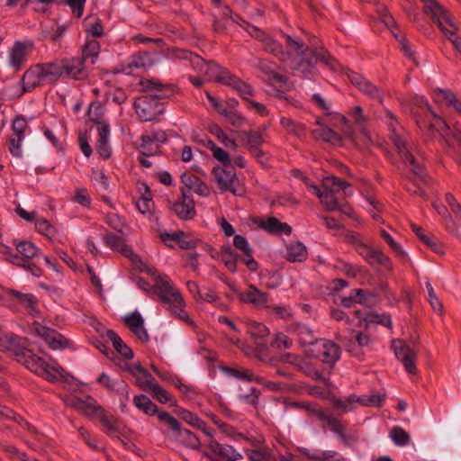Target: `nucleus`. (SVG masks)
<instances>
[{
	"instance_id": "f257e3e1",
	"label": "nucleus",
	"mask_w": 461,
	"mask_h": 461,
	"mask_svg": "<svg viewBox=\"0 0 461 461\" xmlns=\"http://www.w3.org/2000/svg\"><path fill=\"white\" fill-rule=\"evenodd\" d=\"M256 40L262 42L264 50L290 66L293 70L306 74L311 73L315 66L321 62L335 69L337 61L323 48L309 47L290 35H285V50L283 46L255 26L246 28Z\"/></svg>"
},
{
	"instance_id": "f03ea898",
	"label": "nucleus",
	"mask_w": 461,
	"mask_h": 461,
	"mask_svg": "<svg viewBox=\"0 0 461 461\" xmlns=\"http://www.w3.org/2000/svg\"><path fill=\"white\" fill-rule=\"evenodd\" d=\"M140 86L147 95L136 100L134 108L142 122H150L164 112L163 104L159 100L168 98L174 91L170 85H164L156 79L141 80Z\"/></svg>"
},
{
	"instance_id": "7ed1b4c3",
	"label": "nucleus",
	"mask_w": 461,
	"mask_h": 461,
	"mask_svg": "<svg viewBox=\"0 0 461 461\" xmlns=\"http://www.w3.org/2000/svg\"><path fill=\"white\" fill-rule=\"evenodd\" d=\"M67 404L77 411H81L86 416L99 417L103 430L109 437L119 438V437L126 434V428L122 422L114 416L107 414L106 411L98 405L92 397L87 396L86 400L80 398H70L68 400Z\"/></svg>"
},
{
	"instance_id": "20e7f679",
	"label": "nucleus",
	"mask_w": 461,
	"mask_h": 461,
	"mask_svg": "<svg viewBox=\"0 0 461 461\" xmlns=\"http://www.w3.org/2000/svg\"><path fill=\"white\" fill-rule=\"evenodd\" d=\"M152 288L172 315L189 325H194L193 320L185 311V303L181 293L167 276H158Z\"/></svg>"
},
{
	"instance_id": "39448f33",
	"label": "nucleus",
	"mask_w": 461,
	"mask_h": 461,
	"mask_svg": "<svg viewBox=\"0 0 461 461\" xmlns=\"http://www.w3.org/2000/svg\"><path fill=\"white\" fill-rule=\"evenodd\" d=\"M322 195H320L321 203L328 211H339L347 216H352L353 210L342 198L343 193L345 196L351 195L352 191L349 190L350 185L336 176H328L323 181Z\"/></svg>"
},
{
	"instance_id": "423d86ee",
	"label": "nucleus",
	"mask_w": 461,
	"mask_h": 461,
	"mask_svg": "<svg viewBox=\"0 0 461 461\" xmlns=\"http://www.w3.org/2000/svg\"><path fill=\"white\" fill-rule=\"evenodd\" d=\"M424 104L428 112L436 120V123L427 124L425 122L417 121V124L420 130L428 129L429 131L433 133L437 131L439 136L440 144L447 149L448 153L460 155L461 154V130L455 128L451 129L449 125L434 111L431 110L429 104L423 98L420 100V105Z\"/></svg>"
},
{
	"instance_id": "0eeeda50",
	"label": "nucleus",
	"mask_w": 461,
	"mask_h": 461,
	"mask_svg": "<svg viewBox=\"0 0 461 461\" xmlns=\"http://www.w3.org/2000/svg\"><path fill=\"white\" fill-rule=\"evenodd\" d=\"M62 77L60 60L33 65L25 71L22 77L23 93L31 92L39 86L54 84Z\"/></svg>"
},
{
	"instance_id": "6e6552de",
	"label": "nucleus",
	"mask_w": 461,
	"mask_h": 461,
	"mask_svg": "<svg viewBox=\"0 0 461 461\" xmlns=\"http://www.w3.org/2000/svg\"><path fill=\"white\" fill-rule=\"evenodd\" d=\"M176 57L179 59L188 60L193 69L199 75L204 76L208 80H215L222 85L232 86L234 80L237 79L235 76L215 62H207L199 55L189 50H178L176 52Z\"/></svg>"
},
{
	"instance_id": "1a4fd4ad",
	"label": "nucleus",
	"mask_w": 461,
	"mask_h": 461,
	"mask_svg": "<svg viewBox=\"0 0 461 461\" xmlns=\"http://www.w3.org/2000/svg\"><path fill=\"white\" fill-rule=\"evenodd\" d=\"M423 3V9L426 14L429 15L434 23H436L447 38L456 51L461 55V37L456 34L458 31L457 24L450 13L445 9L436 0H420Z\"/></svg>"
},
{
	"instance_id": "9d476101",
	"label": "nucleus",
	"mask_w": 461,
	"mask_h": 461,
	"mask_svg": "<svg viewBox=\"0 0 461 461\" xmlns=\"http://www.w3.org/2000/svg\"><path fill=\"white\" fill-rule=\"evenodd\" d=\"M383 119L391 131L390 139L403 162L411 167L413 174L423 178L422 167L415 160L412 147H411L407 140L402 136V130L398 126L395 116L390 111L385 110Z\"/></svg>"
},
{
	"instance_id": "9b49d317",
	"label": "nucleus",
	"mask_w": 461,
	"mask_h": 461,
	"mask_svg": "<svg viewBox=\"0 0 461 461\" xmlns=\"http://www.w3.org/2000/svg\"><path fill=\"white\" fill-rule=\"evenodd\" d=\"M18 362L23 364L29 370L42 376L48 381L53 382L62 377L63 368L57 363L49 364L41 357L36 356L32 350L26 349L17 359Z\"/></svg>"
},
{
	"instance_id": "f8f14e48",
	"label": "nucleus",
	"mask_w": 461,
	"mask_h": 461,
	"mask_svg": "<svg viewBox=\"0 0 461 461\" xmlns=\"http://www.w3.org/2000/svg\"><path fill=\"white\" fill-rule=\"evenodd\" d=\"M212 175L221 192L229 191L234 195H242L244 188L240 185L236 172L231 165L216 167Z\"/></svg>"
},
{
	"instance_id": "ddd939ff",
	"label": "nucleus",
	"mask_w": 461,
	"mask_h": 461,
	"mask_svg": "<svg viewBox=\"0 0 461 461\" xmlns=\"http://www.w3.org/2000/svg\"><path fill=\"white\" fill-rule=\"evenodd\" d=\"M0 301L9 306H23L30 311V313L35 315L37 311L35 309L36 299L31 294H23L14 289H7L0 285Z\"/></svg>"
},
{
	"instance_id": "4468645a",
	"label": "nucleus",
	"mask_w": 461,
	"mask_h": 461,
	"mask_svg": "<svg viewBox=\"0 0 461 461\" xmlns=\"http://www.w3.org/2000/svg\"><path fill=\"white\" fill-rule=\"evenodd\" d=\"M392 348L396 358L403 365L405 370L409 374H416L415 357L417 356V350L411 348L400 339L393 340Z\"/></svg>"
},
{
	"instance_id": "2eb2a0df",
	"label": "nucleus",
	"mask_w": 461,
	"mask_h": 461,
	"mask_svg": "<svg viewBox=\"0 0 461 461\" xmlns=\"http://www.w3.org/2000/svg\"><path fill=\"white\" fill-rule=\"evenodd\" d=\"M347 76L351 84L354 85L360 92L366 95L368 98L374 101H377L379 103L383 102L382 92L376 86H375L369 80L353 71H348L347 73Z\"/></svg>"
},
{
	"instance_id": "dca6fc26",
	"label": "nucleus",
	"mask_w": 461,
	"mask_h": 461,
	"mask_svg": "<svg viewBox=\"0 0 461 461\" xmlns=\"http://www.w3.org/2000/svg\"><path fill=\"white\" fill-rule=\"evenodd\" d=\"M33 330L44 339L51 349H62L69 346V341L63 335L54 330L41 325L37 321L33 323Z\"/></svg>"
},
{
	"instance_id": "f3484780",
	"label": "nucleus",
	"mask_w": 461,
	"mask_h": 461,
	"mask_svg": "<svg viewBox=\"0 0 461 461\" xmlns=\"http://www.w3.org/2000/svg\"><path fill=\"white\" fill-rule=\"evenodd\" d=\"M86 62L81 58H73L70 59H61L63 77H68L75 80H84L88 77Z\"/></svg>"
},
{
	"instance_id": "a211bd4d",
	"label": "nucleus",
	"mask_w": 461,
	"mask_h": 461,
	"mask_svg": "<svg viewBox=\"0 0 461 461\" xmlns=\"http://www.w3.org/2000/svg\"><path fill=\"white\" fill-rule=\"evenodd\" d=\"M172 210L182 220H190L195 215L194 202L189 191L181 189V196L174 203Z\"/></svg>"
},
{
	"instance_id": "6ab92c4d",
	"label": "nucleus",
	"mask_w": 461,
	"mask_h": 461,
	"mask_svg": "<svg viewBox=\"0 0 461 461\" xmlns=\"http://www.w3.org/2000/svg\"><path fill=\"white\" fill-rule=\"evenodd\" d=\"M357 253L370 265H379L386 269H392L390 258L381 250L369 247L367 244H359Z\"/></svg>"
},
{
	"instance_id": "aec40b11",
	"label": "nucleus",
	"mask_w": 461,
	"mask_h": 461,
	"mask_svg": "<svg viewBox=\"0 0 461 461\" xmlns=\"http://www.w3.org/2000/svg\"><path fill=\"white\" fill-rule=\"evenodd\" d=\"M316 351L318 357H320L323 363L333 366L340 357V348L339 345L330 340L320 339L316 343Z\"/></svg>"
},
{
	"instance_id": "412c9836",
	"label": "nucleus",
	"mask_w": 461,
	"mask_h": 461,
	"mask_svg": "<svg viewBox=\"0 0 461 461\" xmlns=\"http://www.w3.org/2000/svg\"><path fill=\"white\" fill-rule=\"evenodd\" d=\"M32 44L17 41L14 44L9 51V65L19 71L27 62L29 56V49Z\"/></svg>"
},
{
	"instance_id": "4be33fe9",
	"label": "nucleus",
	"mask_w": 461,
	"mask_h": 461,
	"mask_svg": "<svg viewBox=\"0 0 461 461\" xmlns=\"http://www.w3.org/2000/svg\"><path fill=\"white\" fill-rule=\"evenodd\" d=\"M27 348V340L13 334L3 335L0 332V350L14 354L17 359Z\"/></svg>"
},
{
	"instance_id": "5701e85b",
	"label": "nucleus",
	"mask_w": 461,
	"mask_h": 461,
	"mask_svg": "<svg viewBox=\"0 0 461 461\" xmlns=\"http://www.w3.org/2000/svg\"><path fill=\"white\" fill-rule=\"evenodd\" d=\"M254 222L262 230L275 235H290L292 228L285 222H281L277 218L270 216L266 218H258Z\"/></svg>"
},
{
	"instance_id": "b1692460",
	"label": "nucleus",
	"mask_w": 461,
	"mask_h": 461,
	"mask_svg": "<svg viewBox=\"0 0 461 461\" xmlns=\"http://www.w3.org/2000/svg\"><path fill=\"white\" fill-rule=\"evenodd\" d=\"M206 446L212 453L226 461H238L243 457L232 446L221 444L215 439H210Z\"/></svg>"
},
{
	"instance_id": "393cba45",
	"label": "nucleus",
	"mask_w": 461,
	"mask_h": 461,
	"mask_svg": "<svg viewBox=\"0 0 461 461\" xmlns=\"http://www.w3.org/2000/svg\"><path fill=\"white\" fill-rule=\"evenodd\" d=\"M241 302L251 303L256 307H269L267 305V294L258 290L255 285H250L248 290L239 294Z\"/></svg>"
},
{
	"instance_id": "a878e982",
	"label": "nucleus",
	"mask_w": 461,
	"mask_h": 461,
	"mask_svg": "<svg viewBox=\"0 0 461 461\" xmlns=\"http://www.w3.org/2000/svg\"><path fill=\"white\" fill-rule=\"evenodd\" d=\"M154 60L151 55L148 52H139L133 55L128 63L127 68H123L122 71L125 74H134L135 71L146 70L152 67Z\"/></svg>"
},
{
	"instance_id": "bb28decb",
	"label": "nucleus",
	"mask_w": 461,
	"mask_h": 461,
	"mask_svg": "<svg viewBox=\"0 0 461 461\" xmlns=\"http://www.w3.org/2000/svg\"><path fill=\"white\" fill-rule=\"evenodd\" d=\"M181 182L186 187L185 191L194 192L200 196L206 197L210 194L208 185L197 176L185 172L181 176Z\"/></svg>"
},
{
	"instance_id": "cd10ccee",
	"label": "nucleus",
	"mask_w": 461,
	"mask_h": 461,
	"mask_svg": "<svg viewBox=\"0 0 461 461\" xmlns=\"http://www.w3.org/2000/svg\"><path fill=\"white\" fill-rule=\"evenodd\" d=\"M104 240L108 248L122 254L126 258H131L133 262H135L138 259V257L124 243L123 240L120 236L109 232L105 234Z\"/></svg>"
},
{
	"instance_id": "c85d7f7f",
	"label": "nucleus",
	"mask_w": 461,
	"mask_h": 461,
	"mask_svg": "<svg viewBox=\"0 0 461 461\" xmlns=\"http://www.w3.org/2000/svg\"><path fill=\"white\" fill-rule=\"evenodd\" d=\"M172 438L177 443L194 449L200 450L201 442L194 433L186 429H182L180 426L172 433Z\"/></svg>"
},
{
	"instance_id": "c756f323",
	"label": "nucleus",
	"mask_w": 461,
	"mask_h": 461,
	"mask_svg": "<svg viewBox=\"0 0 461 461\" xmlns=\"http://www.w3.org/2000/svg\"><path fill=\"white\" fill-rule=\"evenodd\" d=\"M290 331L296 336L301 346L316 345L319 341L313 331L305 324L294 323L290 326Z\"/></svg>"
},
{
	"instance_id": "7c9ffc66",
	"label": "nucleus",
	"mask_w": 461,
	"mask_h": 461,
	"mask_svg": "<svg viewBox=\"0 0 461 461\" xmlns=\"http://www.w3.org/2000/svg\"><path fill=\"white\" fill-rule=\"evenodd\" d=\"M161 240L164 242H167L169 240H174L178 243L181 249H191L196 247L198 242L197 240L192 238L190 235L179 231L174 233H163L160 236Z\"/></svg>"
},
{
	"instance_id": "2f4dec72",
	"label": "nucleus",
	"mask_w": 461,
	"mask_h": 461,
	"mask_svg": "<svg viewBox=\"0 0 461 461\" xmlns=\"http://www.w3.org/2000/svg\"><path fill=\"white\" fill-rule=\"evenodd\" d=\"M312 131L314 139L329 142L332 145H339L341 143L340 135L327 126L321 125Z\"/></svg>"
},
{
	"instance_id": "473e14b6",
	"label": "nucleus",
	"mask_w": 461,
	"mask_h": 461,
	"mask_svg": "<svg viewBox=\"0 0 461 461\" xmlns=\"http://www.w3.org/2000/svg\"><path fill=\"white\" fill-rule=\"evenodd\" d=\"M100 106L92 104L88 109L89 119L97 123L98 140H108L110 129L109 124L104 122H98L100 116Z\"/></svg>"
},
{
	"instance_id": "72a5a7b5",
	"label": "nucleus",
	"mask_w": 461,
	"mask_h": 461,
	"mask_svg": "<svg viewBox=\"0 0 461 461\" xmlns=\"http://www.w3.org/2000/svg\"><path fill=\"white\" fill-rule=\"evenodd\" d=\"M307 258L306 247L299 241L292 242L286 247V259L291 262H303Z\"/></svg>"
},
{
	"instance_id": "f704fd0d",
	"label": "nucleus",
	"mask_w": 461,
	"mask_h": 461,
	"mask_svg": "<svg viewBox=\"0 0 461 461\" xmlns=\"http://www.w3.org/2000/svg\"><path fill=\"white\" fill-rule=\"evenodd\" d=\"M240 137H244L246 139V141L243 143V145L248 149V150L260 148V146L264 143L262 131H244L240 132Z\"/></svg>"
},
{
	"instance_id": "c9c22d12",
	"label": "nucleus",
	"mask_w": 461,
	"mask_h": 461,
	"mask_svg": "<svg viewBox=\"0 0 461 461\" xmlns=\"http://www.w3.org/2000/svg\"><path fill=\"white\" fill-rule=\"evenodd\" d=\"M106 337L113 342L114 348L125 358L133 357L132 350L122 340V339L112 330L106 331Z\"/></svg>"
},
{
	"instance_id": "e433bc0d",
	"label": "nucleus",
	"mask_w": 461,
	"mask_h": 461,
	"mask_svg": "<svg viewBox=\"0 0 461 461\" xmlns=\"http://www.w3.org/2000/svg\"><path fill=\"white\" fill-rule=\"evenodd\" d=\"M323 425H327L330 427V429L339 436L342 442L345 444L348 443L349 437L345 434V426L340 422L339 419L332 416L331 414H329L326 416V418L322 420Z\"/></svg>"
},
{
	"instance_id": "4c0bfd02",
	"label": "nucleus",
	"mask_w": 461,
	"mask_h": 461,
	"mask_svg": "<svg viewBox=\"0 0 461 461\" xmlns=\"http://www.w3.org/2000/svg\"><path fill=\"white\" fill-rule=\"evenodd\" d=\"M100 51V44L96 40H88L82 50L80 57L85 62L94 64Z\"/></svg>"
},
{
	"instance_id": "58836bf2",
	"label": "nucleus",
	"mask_w": 461,
	"mask_h": 461,
	"mask_svg": "<svg viewBox=\"0 0 461 461\" xmlns=\"http://www.w3.org/2000/svg\"><path fill=\"white\" fill-rule=\"evenodd\" d=\"M134 405L147 415H154L158 412L157 405L146 395H137L133 399Z\"/></svg>"
},
{
	"instance_id": "ea45409f",
	"label": "nucleus",
	"mask_w": 461,
	"mask_h": 461,
	"mask_svg": "<svg viewBox=\"0 0 461 461\" xmlns=\"http://www.w3.org/2000/svg\"><path fill=\"white\" fill-rule=\"evenodd\" d=\"M354 399H355V394H352L345 399L333 397L331 402L333 403V406L338 411V415H342L348 411H354L356 409V404H355Z\"/></svg>"
},
{
	"instance_id": "a19ab883",
	"label": "nucleus",
	"mask_w": 461,
	"mask_h": 461,
	"mask_svg": "<svg viewBox=\"0 0 461 461\" xmlns=\"http://www.w3.org/2000/svg\"><path fill=\"white\" fill-rule=\"evenodd\" d=\"M221 258L228 270L232 273L237 271V262L240 257L231 249L230 247L221 248Z\"/></svg>"
},
{
	"instance_id": "79ce46f5",
	"label": "nucleus",
	"mask_w": 461,
	"mask_h": 461,
	"mask_svg": "<svg viewBox=\"0 0 461 461\" xmlns=\"http://www.w3.org/2000/svg\"><path fill=\"white\" fill-rule=\"evenodd\" d=\"M355 315L359 319L357 323L358 327L368 328L371 322L380 323L387 327H390L392 324V321L389 316L368 315L366 318L361 319L359 311H356Z\"/></svg>"
},
{
	"instance_id": "37998d69",
	"label": "nucleus",
	"mask_w": 461,
	"mask_h": 461,
	"mask_svg": "<svg viewBox=\"0 0 461 461\" xmlns=\"http://www.w3.org/2000/svg\"><path fill=\"white\" fill-rule=\"evenodd\" d=\"M365 294L366 292L362 289H355L348 296H341L340 303L347 308L352 307L355 303H365Z\"/></svg>"
},
{
	"instance_id": "c03bdc74",
	"label": "nucleus",
	"mask_w": 461,
	"mask_h": 461,
	"mask_svg": "<svg viewBox=\"0 0 461 461\" xmlns=\"http://www.w3.org/2000/svg\"><path fill=\"white\" fill-rule=\"evenodd\" d=\"M141 143L139 147L140 155L154 156L159 150V146L149 136H142Z\"/></svg>"
},
{
	"instance_id": "a18cd8bd",
	"label": "nucleus",
	"mask_w": 461,
	"mask_h": 461,
	"mask_svg": "<svg viewBox=\"0 0 461 461\" xmlns=\"http://www.w3.org/2000/svg\"><path fill=\"white\" fill-rule=\"evenodd\" d=\"M437 97L446 101L449 106L454 108L461 114V101H459L454 93L447 89H438L436 91Z\"/></svg>"
},
{
	"instance_id": "49530a36",
	"label": "nucleus",
	"mask_w": 461,
	"mask_h": 461,
	"mask_svg": "<svg viewBox=\"0 0 461 461\" xmlns=\"http://www.w3.org/2000/svg\"><path fill=\"white\" fill-rule=\"evenodd\" d=\"M247 332L254 339H264L269 334L268 329L264 324L254 321L247 323Z\"/></svg>"
},
{
	"instance_id": "de8ad7c7",
	"label": "nucleus",
	"mask_w": 461,
	"mask_h": 461,
	"mask_svg": "<svg viewBox=\"0 0 461 461\" xmlns=\"http://www.w3.org/2000/svg\"><path fill=\"white\" fill-rule=\"evenodd\" d=\"M390 438L395 445L400 447L407 446L411 441L409 433L401 427L393 428L390 431Z\"/></svg>"
},
{
	"instance_id": "09e8293b",
	"label": "nucleus",
	"mask_w": 461,
	"mask_h": 461,
	"mask_svg": "<svg viewBox=\"0 0 461 461\" xmlns=\"http://www.w3.org/2000/svg\"><path fill=\"white\" fill-rule=\"evenodd\" d=\"M280 123L289 133H292L297 137H301L304 134V125L295 122L290 118L282 117L280 119Z\"/></svg>"
},
{
	"instance_id": "8fccbe9b",
	"label": "nucleus",
	"mask_w": 461,
	"mask_h": 461,
	"mask_svg": "<svg viewBox=\"0 0 461 461\" xmlns=\"http://www.w3.org/2000/svg\"><path fill=\"white\" fill-rule=\"evenodd\" d=\"M222 370L230 376L235 377L237 379L247 381H252L256 379L258 382L261 381V379L257 378L249 369L246 368L236 369L231 367H224Z\"/></svg>"
},
{
	"instance_id": "3c124183",
	"label": "nucleus",
	"mask_w": 461,
	"mask_h": 461,
	"mask_svg": "<svg viewBox=\"0 0 461 461\" xmlns=\"http://www.w3.org/2000/svg\"><path fill=\"white\" fill-rule=\"evenodd\" d=\"M355 404L357 403L363 406H376L379 407L384 402V398L380 394H372L370 396H357L355 395Z\"/></svg>"
},
{
	"instance_id": "603ef678",
	"label": "nucleus",
	"mask_w": 461,
	"mask_h": 461,
	"mask_svg": "<svg viewBox=\"0 0 461 461\" xmlns=\"http://www.w3.org/2000/svg\"><path fill=\"white\" fill-rule=\"evenodd\" d=\"M36 230L46 236L48 239L51 240L54 238V234L56 233V229L44 218H39L35 221Z\"/></svg>"
},
{
	"instance_id": "864d4df0",
	"label": "nucleus",
	"mask_w": 461,
	"mask_h": 461,
	"mask_svg": "<svg viewBox=\"0 0 461 461\" xmlns=\"http://www.w3.org/2000/svg\"><path fill=\"white\" fill-rule=\"evenodd\" d=\"M17 251L25 258H32L37 255L38 249L33 243L29 241H23L16 245Z\"/></svg>"
},
{
	"instance_id": "5fc2aeb1",
	"label": "nucleus",
	"mask_w": 461,
	"mask_h": 461,
	"mask_svg": "<svg viewBox=\"0 0 461 461\" xmlns=\"http://www.w3.org/2000/svg\"><path fill=\"white\" fill-rule=\"evenodd\" d=\"M208 101L212 104L214 109L225 118L229 117V114L233 111L230 104L220 103L214 98L209 92H205Z\"/></svg>"
},
{
	"instance_id": "6e6d98bb",
	"label": "nucleus",
	"mask_w": 461,
	"mask_h": 461,
	"mask_svg": "<svg viewBox=\"0 0 461 461\" xmlns=\"http://www.w3.org/2000/svg\"><path fill=\"white\" fill-rule=\"evenodd\" d=\"M380 234L397 257L404 258L406 256L403 249L393 239V237L387 231L381 230Z\"/></svg>"
},
{
	"instance_id": "4d7b16f0",
	"label": "nucleus",
	"mask_w": 461,
	"mask_h": 461,
	"mask_svg": "<svg viewBox=\"0 0 461 461\" xmlns=\"http://www.w3.org/2000/svg\"><path fill=\"white\" fill-rule=\"evenodd\" d=\"M311 459L320 461H344V457L336 451H323L310 456Z\"/></svg>"
},
{
	"instance_id": "13d9d810",
	"label": "nucleus",
	"mask_w": 461,
	"mask_h": 461,
	"mask_svg": "<svg viewBox=\"0 0 461 461\" xmlns=\"http://www.w3.org/2000/svg\"><path fill=\"white\" fill-rule=\"evenodd\" d=\"M24 137L23 136H15L13 134L8 141V148L11 154L14 157H21L23 154L22 150V142L23 140Z\"/></svg>"
},
{
	"instance_id": "bf43d9fd",
	"label": "nucleus",
	"mask_w": 461,
	"mask_h": 461,
	"mask_svg": "<svg viewBox=\"0 0 461 461\" xmlns=\"http://www.w3.org/2000/svg\"><path fill=\"white\" fill-rule=\"evenodd\" d=\"M142 186L145 189V193L143 194L142 198L136 203V206L138 210L144 214L150 210L149 203L151 200V194L148 185L142 184Z\"/></svg>"
},
{
	"instance_id": "052dcab7",
	"label": "nucleus",
	"mask_w": 461,
	"mask_h": 461,
	"mask_svg": "<svg viewBox=\"0 0 461 461\" xmlns=\"http://www.w3.org/2000/svg\"><path fill=\"white\" fill-rule=\"evenodd\" d=\"M446 203L449 206L456 221L461 226V205L451 194H446Z\"/></svg>"
},
{
	"instance_id": "680f3d73",
	"label": "nucleus",
	"mask_w": 461,
	"mask_h": 461,
	"mask_svg": "<svg viewBox=\"0 0 461 461\" xmlns=\"http://www.w3.org/2000/svg\"><path fill=\"white\" fill-rule=\"evenodd\" d=\"M231 87H233L247 102L249 101L247 96L253 95V90L251 86L247 83L241 81L238 77L236 80H234V84L232 85Z\"/></svg>"
},
{
	"instance_id": "e2e57ef3",
	"label": "nucleus",
	"mask_w": 461,
	"mask_h": 461,
	"mask_svg": "<svg viewBox=\"0 0 461 461\" xmlns=\"http://www.w3.org/2000/svg\"><path fill=\"white\" fill-rule=\"evenodd\" d=\"M218 140L226 147L235 149L237 144L234 140H231L228 137V135L218 126H214L212 131Z\"/></svg>"
},
{
	"instance_id": "0e129e2a",
	"label": "nucleus",
	"mask_w": 461,
	"mask_h": 461,
	"mask_svg": "<svg viewBox=\"0 0 461 461\" xmlns=\"http://www.w3.org/2000/svg\"><path fill=\"white\" fill-rule=\"evenodd\" d=\"M125 325L131 330L144 323V320L138 312H131L124 318Z\"/></svg>"
},
{
	"instance_id": "69168bd1",
	"label": "nucleus",
	"mask_w": 461,
	"mask_h": 461,
	"mask_svg": "<svg viewBox=\"0 0 461 461\" xmlns=\"http://www.w3.org/2000/svg\"><path fill=\"white\" fill-rule=\"evenodd\" d=\"M28 126L27 121L22 115L16 116L13 121L12 130L15 136L24 137V131Z\"/></svg>"
},
{
	"instance_id": "338daca9",
	"label": "nucleus",
	"mask_w": 461,
	"mask_h": 461,
	"mask_svg": "<svg viewBox=\"0 0 461 461\" xmlns=\"http://www.w3.org/2000/svg\"><path fill=\"white\" fill-rule=\"evenodd\" d=\"M156 413L158 414V420L168 425L170 429L173 430V432L180 426V422L170 413L164 411H158V412Z\"/></svg>"
},
{
	"instance_id": "774afa93",
	"label": "nucleus",
	"mask_w": 461,
	"mask_h": 461,
	"mask_svg": "<svg viewBox=\"0 0 461 461\" xmlns=\"http://www.w3.org/2000/svg\"><path fill=\"white\" fill-rule=\"evenodd\" d=\"M348 332L349 337L354 339L359 347H366L369 345L371 341L369 334L366 332L356 331L354 330H350Z\"/></svg>"
}]
</instances>
